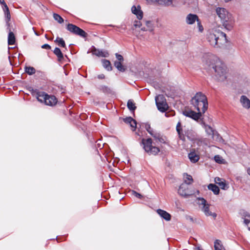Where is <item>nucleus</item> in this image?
I'll use <instances>...</instances> for the list:
<instances>
[{
  "label": "nucleus",
  "mask_w": 250,
  "mask_h": 250,
  "mask_svg": "<svg viewBox=\"0 0 250 250\" xmlns=\"http://www.w3.org/2000/svg\"><path fill=\"white\" fill-rule=\"evenodd\" d=\"M204 62L208 68L214 72L216 78L223 81L227 78V67L225 64L218 58L213 55H206Z\"/></svg>",
  "instance_id": "1"
},
{
  "label": "nucleus",
  "mask_w": 250,
  "mask_h": 250,
  "mask_svg": "<svg viewBox=\"0 0 250 250\" xmlns=\"http://www.w3.org/2000/svg\"><path fill=\"white\" fill-rule=\"evenodd\" d=\"M207 39L210 45L215 48H221L227 42L226 34L219 30L209 31Z\"/></svg>",
  "instance_id": "2"
},
{
  "label": "nucleus",
  "mask_w": 250,
  "mask_h": 250,
  "mask_svg": "<svg viewBox=\"0 0 250 250\" xmlns=\"http://www.w3.org/2000/svg\"><path fill=\"white\" fill-rule=\"evenodd\" d=\"M191 104L198 112L204 113L208 107L207 98L202 92H197L191 100Z\"/></svg>",
  "instance_id": "3"
},
{
  "label": "nucleus",
  "mask_w": 250,
  "mask_h": 250,
  "mask_svg": "<svg viewBox=\"0 0 250 250\" xmlns=\"http://www.w3.org/2000/svg\"><path fill=\"white\" fill-rule=\"evenodd\" d=\"M216 13L222 21L223 26L230 30L233 25L234 19L232 15L224 8L217 7Z\"/></svg>",
  "instance_id": "4"
},
{
  "label": "nucleus",
  "mask_w": 250,
  "mask_h": 250,
  "mask_svg": "<svg viewBox=\"0 0 250 250\" xmlns=\"http://www.w3.org/2000/svg\"><path fill=\"white\" fill-rule=\"evenodd\" d=\"M176 129L178 133L179 138L182 141H185L186 136L190 140H193L196 137L195 132L191 129L188 128L183 131L180 122L177 123Z\"/></svg>",
  "instance_id": "5"
},
{
  "label": "nucleus",
  "mask_w": 250,
  "mask_h": 250,
  "mask_svg": "<svg viewBox=\"0 0 250 250\" xmlns=\"http://www.w3.org/2000/svg\"><path fill=\"white\" fill-rule=\"evenodd\" d=\"M199 191L198 190H190L188 186L185 184H182L179 187L178 189V193L182 196L185 198H188L196 194H199Z\"/></svg>",
  "instance_id": "6"
},
{
  "label": "nucleus",
  "mask_w": 250,
  "mask_h": 250,
  "mask_svg": "<svg viewBox=\"0 0 250 250\" xmlns=\"http://www.w3.org/2000/svg\"><path fill=\"white\" fill-rule=\"evenodd\" d=\"M142 143L144 145V149L149 155H156L160 151L158 147L152 146V142L150 138L143 139Z\"/></svg>",
  "instance_id": "7"
},
{
  "label": "nucleus",
  "mask_w": 250,
  "mask_h": 250,
  "mask_svg": "<svg viewBox=\"0 0 250 250\" xmlns=\"http://www.w3.org/2000/svg\"><path fill=\"white\" fill-rule=\"evenodd\" d=\"M198 204L202 206L201 210L207 216H212L215 218L217 214L215 213L211 212L209 209V205L207 203L206 200L203 198H198Z\"/></svg>",
  "instance_id": "8"
},
{
  "label": "nucleus",
  "mask_w": 250,
  "mask_h": 250,
  "mask_svg": "<svg viewBox=\"0 0 250 250\" xmlns=\"http://www.w3.org/2000/svg\"><path fill=\"white\" fill-rule=\"evenodd\" d=\"M156 104L158 109L162 112H165L168 108V105L165 97L163 95H159L155 97Z\"/></svg>",
  "instance_id": "9"
},
{
  "label": "nucleus",
  "mask_w": 250,
  "mask_h": 250,
  "mask_svg": "<svg viewBox=\"0 0 250 250\" xmlns=\"http://www.w3.org/2000/svg\"><path fill=\"white\" fill-rule=\"evenodd\" d=\"M66 29L71 33L82 37H85L86 36V33L84 30L74 24L68 23L66 26Z\"/></svg>",
  "instance_id": "10"
},
{
  "label": "nucleus",
  "mask_w": 250,
  "mask_h": 250,
  "mask_svg": "<svg viewBox=\"0 0 250 250\" xmlns=\"http://www.w3.org/2000/svg\"><path fill=\"white\" fill-rule=\"evenodd\" d=\"M183 115L186 117H188L192 118V119L197 121L202 116V114H203L202 112H198L196 113L191 110H185L183 112Z\"/></svg>",
  "instance_id": "11"
},
{
  "label": "nucleus",
  "mask_w": 250,
  "mask_h": 250,
  "mask_svg": "<svg viewBox=\"0 0 250 250\" xmlns=\"http://www.w3.org/2000/svg\"><path fill=\"white\" fill-rule=\"evenodd\" d=\"M0 3L2 5V9L4 12L5 17L7 23L10 20L11 16L9 8L4 0H0Z\"/></svg>",
  "instance_id": "12"
},
{
  "label": "nucleus",
  "mask_w": 250,
  "mask_h": 250,
  "mask_svg": "<svg viewBox=\"0 0 250 250\" xmlns=\"http://www.w3.org/2000/svg\"><path fill=\"white\" fill-rule=\"evenodd\" d=\"M132 13L135 15L139 20L142 19L143 17V12L141 9V6L138 5L137 7L133 5L131 8Z\"/></svg>",
  "instance_id": "13"
},
{
  "label": "nucleus",
  "mask_w": 250,
  "mask_h": 250,
  "mask_svg": "<svg viewBox=\"0 0 250 250\" xmlns=\"http://www.w3.org/2000/svg\"><path fill=\"white\" fill-rule=\"evenodd\" d=\"M44 104L49 106L55 105L57 103V99L55 96L53 95H46Z\"/></svg>",
  "instance_id": "14"
},
{
  "label": "nucleus",
  "mask_w": 250,
  "mask_h": 250,
  "mask_svg": "<svg viewBox=\"0 0 250 250\" xmlns=\"http://www.w3.org/2000/svg\"><path fill=\"white\" fill-rule=\"evenodd\" d=\"M240 102L242 106L246 109L250 108V100L245 95L240 97Z\"/></svg>",
  "instance_id": "15"
},
{
  "label": "nucleus",
  "mask_w": 250,
  "mask_h": 250,
  "mask_svg": "<svg viewBox=\"0 0 250 250\" xmlns=\"http://www.w3.org/2000/svg\"><path fill=\"white\" fill-rule=\"evenodd\" d=\"M198 17L193 14H188L186 18V22L188 24H193L195 21H198Z\"/></svg>",
  "instance_id": "16"
},
{
  "label": "nucleus",
  "mask_w": 250,
  "mask_h": 250,
  "mask_svg": "<svg viewBox=\"0 0 250 250\" xmlns=\"http://www.w3.org/2000/svg\"><path fill=\"white\" fill-rule=\"evenodd\" d=\"M91 52L93 54L98 57H108L109 56V54L107 51L97 49L94 47L92 49Z\"/></svg>",
  "instance_id": "17"
},
{
  "label": "nucleus",
  "mask_w": 250,
  "mask_h": 250,
  "mask_svg": "<svg viewBox=\"0 0 250 250\" xmlns=\"http://www.w3.org/2000/svg\"><path fill=\"white\" fill-rule=\"evenodd\" d=\"M123 121L127 124H129L130 126L132 127V130L134 131L136 128L137 123L136 121L134 120L131 117H128L123 119Z\"/></svg>",
  "instance_id": "18"
},
{
  "label": "nucleus",
  "mask_w": 250,
  "mask_h": 250,
  "mask_svg": "<svg viewBox=\"0 0 250 250\" xmlns=\"http://www.w3.org/2000/svg\"><path fill=\"white\" fill-rule=\"evenodd\" d=\"M156 211L157 213L165 220L167 221L170 220L171 215L166 211L162 210L161 209H158Z\"/></svg>",
  "instance_id": "19"
},
{
  "label": "nucleus",
  "mask_w": 250,
  "mask_h": 250,
  "mask_svg": "<svg viewBox=\"0 0 250 250\" xmlns=\"http://www.w3.org/2000/svg\"><path fill=\"white\" fill-rule=\"evenodd\" d=\"M46 95L47 94L42 91H37L36 93V97L38 101L41 103H44L45 99L46 98Z\"/></svg>",
  "instance_id": "20"
},
{
  "label": "nucleus",
  "mask_w": 250,
  "mask_h": 250,
  "mask_svg": "<svg viewBox=\"0 0 250 250\" xmlns=\"http://www.w3.org/2000/svg\"><path fill=\"white\" fill-rule=\"evenodd\" d=\"M202 125L205 128L207 134L208 136H211V137L213 138L214 135V130L212 129V128L210 126L206 125L204 123H202Z\"/></svg>",
  "instance_id": "21"
},
{
  "label": "nucleus",
  "mask_w": 250,
  "mask_h": 250,
  "mask_svg": "<svg viewBox=\"0 0 250 250\" xmlns=\"http://www.w3.org/2000/svg\"><path fill=\"white\" fill-rule=\"evenodd\" d=\"M188 158L192 163H196L199 159V156L195 152H190L188 154Z\"/></svg>",
  "instance_id": "22"
},
{
  "label": "nucleus",
  "mask_w": 250,
  "mask_h": 250,
  "mask_svg": "<svg viewBox=\"0 0 250 250\" xmlns=\"http://www.w3.org/2000/svg\"><path fill=\"white\" fill-rule=\"evenodd\" d=\"M148 132L156 139L159 140L160 142H163L164 141V140L161 137L160 133L154 131L152 128L150 130V131H148Z\"/></svg>",
  "instance_id": "23"
},
{
  "label": "nucleus",
  "mask_w": 250,
  "mask_h": 250,
  "mask_svg": "<svg viewBox=\"0 0 250 250\" xmlns=\"http://www.w3.org/2000/svg\"><path fill=\"white\" fill-rule=\"evenodd\" d=\"M53 52L57 56L59 61L61 62L63 59V54L59 48L56 47Z\"/></svg>",
  "instance_id": "24"
},
{
  "label": "nucleus",
  "mask_w": 250,
  "mask_h": 250,
  "mask_svg": "<svg viewBox=\"0 0 250 250\" xmlns=\"http://www.w3.org/2000/svg\"><path fill=\"white\" fill-rule=\"evenodd\" d=\"M208 188L211 190L215 195H217L219 193L220 189L219 188L215 185L210 184L208 186Z\"/></svg>",
  "instance_id": "25"
},
{
  "label": "nucleus",
  "mask_w": 250,
  "mask_h": 250,
  "mask_svg": "<svg viewBox=\"0 0 250 250\" xmlns=\"http://www.w3.org/2000/svg\"><path fill=\"white\" fill-rule=\"evenodd\" d=\"M184 183L187 185L191 184L193 182V179L191 175L185 173L184 174Z\"/></svg>",
  "instance_id": "26"
},
{
  "label": "nucleus",
  "mask_w": 250,
  "mask_h": 250,
  "mask_svg": "<svg viewBox=\"0 0 250 250\" xmlns=\"http://www.w3.org/2000/svg\"><path fill=\"white\" fill-rule=\"evenodd\" d=\"M214 181L216 184H218L221 187L222 189H225L226 184L222 179L219 177H216L214 179Z\"/></svg>",
  "instance_id": "27"
},
{
  "label": "nucleus",
  "mask_w": 250,
  "mask_h": 250,
  "mask_svg": "<svg viewBox=\"0 0 250 250\" xmlns=\"http://www.w3.org/2000/svg\"><path fill=\"white\" fill-rule=\"evenodd\" d=\"M103 65L104 68L108 71H111L112 69V67L111 65V63L109 61L107 60H102Z\"/></svg>",
  "instance_id": "28"
},
{
  "label": "nucleus",
  "mask_w": 250,
  "mask_h": 250,
  "mask_svg": "<svg viewBox=\"0 0 250 250\" xmlns=\"http://www.w3.org/2000/svg\"><path fill=\"white\" fill-rule=\"evenodd\" d=\"M15 42V37L13 32L9 33L8 36V43L9 45H13Z\"/></svg>",
  "instance_id": "29"
},
{
  "label": "nucleus",
  "mask_w": 250,
  "mask_h": 250,
  "mask_svg": "<svg viewBox=\"0 0 250 250\" xmlns=\"http://www.w3.org/2000/svg\"><path fill=\"white\" fill-rule=\"evenodd\" d=\"M215 250H226L221 244V242L219 240H216L214 242Z\"/></svg>",
  "instance_id": "30"
},
{
  "label": "nucleus",
  "mask_w": 250,
  "mask_h": 250,
  "mask_svg": "<svg viewBox=\"0 0 250 250\" xmlns=\"http://www.w3.org/2000/svg\"><path fill=\"white\" fill-rule=\"evenodd\" d=\"M244 222L250 230V215L246 212L245 215H244Z\"/></svg>",
  "instance_id": "31"
},
{
  "label": "nucleus",
  "mask_w": 250,
  "mask_h": 250,
  "mask_svg": "<svg viewBox=\"0 0 250 250\" xmlns=\"http://www.w3.org/2000/svg\"><path fill=\"white\" fill-rule=\"evenodd\" d=\"M114 64L119 71L124 72L125 70V68L122 64V62L115 61Z\"/></svg>",
  "instance_id": "32"
},
{
  "label": "nucleus",
  "mask_w": 250,
  "mask_h": 250,
  "mask_svg": "<svg viewBox=\"0 0 250 250\" xmlns=\"http://www.w3.org/2000/svg\"><path fill=\"white\" fill-rule=\"evenodd\" d=\"M25 71L28 75H31L35 73L36 69L32 66H25Z\"/></svg>",
  "instance_id": "33"
},
{
  "label": "nucleus",
  "mask_w": 250,
  "mask_h": 250,
  "mask_svg": "<svg viewBox=\"0 0 250 250\" xmlns=\"http://www.w3.org/2000/svg\"><path fill=\"white\" fill-rule=\"evenodd\" d=\"M127 106L130 111H134L136 108L135 104L131 100H129L127 103Z\"/></svg>",
  "instance_id": "34"
},
{
  "label": "nucleus",
  "mask_w": 250,
  "mask_h": 250,
  "mask_svg": "<svg viewBox=\"0 0 250 250\" xmlns=\"http://www.w3.org/2000/svg\"><path fill=\"white\" fill-rule=\"evenodd\" d=\"M53 18L54 20L57 21L59 23H62L63 22V19L59 15L54 13L53 14Z\"/></svg>",
  "instance_id": "35"
},
{
  "label": "nucleus",
  "mask_w": 250,
  "mask_h": 250,
  "mask_svg": "<svg viewBox=\"0 0 250 250\" xmlns=\"http://www.w3.org/2000/svg\"><path fill=\"white\" fill-rule=\"evenodd\" d=\"M55 42H57L58 44L62 47H64L65 46V42L62 38L57 37Z\"/></svg>",
  "instance_id": "36"
},
{
  "label": "nucleus",
  "mask_w": 250,
  "mask_h": 250,
  "mask_svg": "<svg viewBox=\"0 0 250 250\" xmlns=\"http://www.w3.org/2000/svg\"><path fill=\"white\" fill-rule=\"evenodd\" d=\"M214 159L215 161L218 164H222L223 163L224 159L219 155H215Z\"/></svg>",
  "instance_id": "37"
},
{
  "label": "nucleus",
  "mask_w": 250,
  "mask_h": 250,
  "mask_svg": "<svg viewBox=\"0 0 250 250\" xmlns=\"http://www.w3.org/2000/svg\"><path fill=\"white\" fill-rule=\"evenodd\" d=\"M146 25L147 26V28H148V30H150V31H152V22L150 21H146Z\"/></svg>",
  "instance_id": "38"
},
{
  "label": "nucleus",
  "mask_w": 250,
  "mask_h": 250,
  "mask_svg": "<svg viewBox=\"0 0 250 250\" xmlns=\"http://www.w3.org/2000/svg\"><path fill=\"white\" fill-rule=\"evenodd\" d=\"M197 26H198V30H199V31L200 32H202L203 31V30H204V28H203V26L201 24V22L200 20H199L198 21H197Z\"/></svg>",
  "instance_id": "39"
},
{
  "label": "nucleus",
  "mask_w": 250,
  "mask_h": 250,
  "mask_svg": "<svg viewBox=\"0 0 250 250\" xmlns=\"http://www.w3.org/2000/svg\"><path fill=\"white\" fill-rule=\"evenodd\" d=\"M115 56H116L117 59L118 61V62H123L124 58L121 55L119 54L118 53H116Z\"/></svg>",
  "instance_id": "40"
},
{
  "label": "nucleus",
  "mask_w": 250,
  "mask_h": 250,
  "mask_svg": "<svg viewBox=\"0 0 250 250\" xmlns=\"http://www.w3.org/2000/svg\"><path fill=\"white\" fill-rule=\"evenodd\" d=\"M143 126H144V127L147 130V132H148V131H150V130L152 129V128L151 127L150 124L148 123L144 124Z\"/></svg>",
  "instance_id": "41"
},
{
  "label": "nucleus",
  "mask_w": 250,
  "mask_h": 250,
  "mask_svg": "<svg viewBox=\"0 0 250 250\" xmlns=\"http://www.w3.org/2000/svg\"><path fill=\"white\" fill-rule=\"evenodd\" d=\"M132 194L135 196H136V197L139 198V199H141L142 197V196L141 194H140V193L137 192L136 191H134L133 190L132 191Z\"/></svg>",
  "instance_id": "42"
},
{
  "label": "nucleus",
  "mask_w": 250,
  "mask_h": 250,
  "mask_svg": "<svg viewBox=\"0 0 250 250\" xmlns=\"http://www.w3.org/2000/svg\"><path fill=\"white\" fill-rule=\"evenodd\" d=\"M141 22L139 21H135L134 23V26L135 27H140V26H141Z\"/></svg>",
  "instance_id": "43"
},
{
  "label": "nucleus",
  "mask_w": 250,
  "mask_h": 250,
  "mask_svg": "<svg viewBox=\"0 0 250 250\" xmlns=\"http://www.w3.org/2000/svg\"><path fill=\"white\" fill-rule=\"evenodd\" d=\"M42 48L43 49H50L51 46L48 44H44L42 46Z\"/></svg>",
  "instance_id": "44"
},
{
  "label": "nucleus",
  "mask_w": 250,
  "mask_h": 250,
  "mask_svg": "<svg viewBox=\"0 0 250 250\" xmlns=\"http://www.w3.org/2000/svg\"><path fill=\"white\" fill-rule=\"evenodd\" d=\"M104 77V75L103 74H100L98 76V78L100 79H103Z\"/></svg>",
  "instance_id": "45"
},
{
  "label": "nucleus",
  "mask_w": 250,
  "mask_h": 250,
  "mask_svg": "<svg viewBox=\"0 0 250 250\" xmlns=\"http://www.w3.org/2000/svg\"><path fill=\"white\" fill-rule=\"evenodd\" d=\"M194 250H202L199 247H196L194 248Z\"/></svg>",
  "instance_id": "46"
},
{
  "label": "nucleus",
  "mask_w": 250,
  "mask_h": 250,
  "mask_svg": "<svg viewBox=\"0 0 250 250\" xmlns=\"http://www.w3.org/2000/svg\"><path fill=\"white\" fill-rule=\"evenodd\" d=\"M32 29L33 30L34 33L36 35L39 36V34L36 31H35L34 27H33Z\"/></svg>",
  "instance_id": "47"
},
{
  "label": "nucleus",
  "mask_w": 250,
  "mask_h": 250,
  "mask_svg": "<svg viewBox=\"0 0 250 250\" xmlns=\"http://www.w3.org/2000/svg\"><path fill=\"white\" fill-rule=\"evenodd\" d=\"M247 172H248V174L250 175V167L248 168Z\"/></svg>",
  "instance_id": "48"
},
{
  "label": "nucleus",
  "mask_w": 250,
  "mask_h": 250,
  "mask_svg": "<svg viewBox=\"0 0 250 250\" xmlns=\"http://www.w3.org/2000/svg\"><path fill=\"white\" fill-rule=\"evenodd\" d=\"M141 30H142V31H146V30H148V29H146L145 27H143V28H141Z\"/></svg>",
  "instance_id": "49"
},
{
  "label": "nucleus",
  "mask_w": 250,
  "mask_h": 250,
  "mask_svg": "<svg viewBox=\"0 0 250 250\" xmlns=\"http://www.w3.org/2000/svg\"><path fill=\"white\" fill-rule=\"evenodd\" d=\"M224 0L225 1V2H227L230 1L231 0Z\"/></svg>",
  "instance_id": "50"
}]
</instances>
